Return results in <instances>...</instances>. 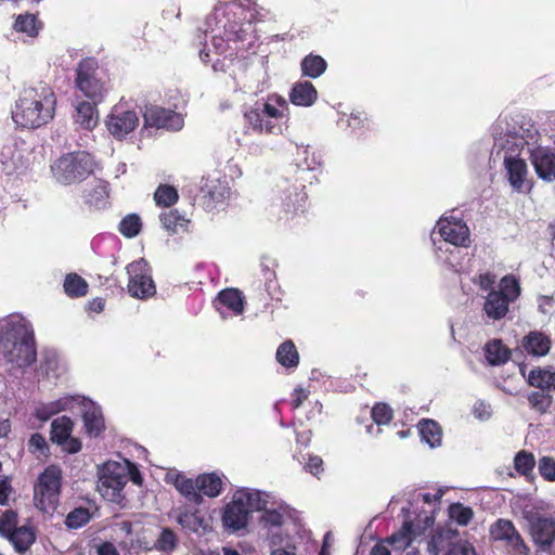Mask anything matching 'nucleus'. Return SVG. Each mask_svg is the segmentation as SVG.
I'll list each match as a JSON object with an SVG mask.
<instances>
[{
  "instance_id": "nucleus-1",
  "label": "nucleus",
  "mask_w": 555,
  "mask_h": 555,
  "mask_svg": "<svg viewBox=\"0 0 555 555\" xmlns=\"http://www.w3.org/2000/svg\"><path fill=\"white\" fill-rule=\"evenodd\" d=\"M56 95L46 82L24 88L15 102L12 119L20 128L38 129L55 115Z\"/></svg>"
},
{
  "instance_id": "nucleus-2",
  "label": "nucleus",
  "mask_w": 555,
  "mask_h": 555,
  "mask_svg": "<svg viewBox=\"0 0 555 555\" xmlns=\"http://www.w3.org/2000/svg\"><path fill=\"white\" fill-rule=\"evenodd\" d=\"M0 353L14 367L30 366L37 360L35 334L31 325L23 318L3 321L1 327Z\"/></svg>"
},
{
  "instance_id": "nucleus-3",
  "label": "nucleus",
  "mask_w": 555,
  "mask_h": 555,
  "mask_svg": "<svg viewBox=\"0 0 555 555\" xmlns=\"http://www.w3.org/2000/svg\"><path fill=\"white\" fill-rule=\"evenodd\" d=\"M75 88L87 100L103 102L112 89L111 78L95 57L81 59L75 68Z\"/></svg>"
},
{
  "instance_id": "nucleus-4",
  "label": "nucleus",
  "mask_w": 555,
  "mask_h": 555,
  "mask_svg": "<svg viewBox=\"0 0 555 555\" xmlns=\"http://www.w3.org/2000/svg\"><path fill=\"white\" fill-rule=\"evenodd\" d=\"M297 154L302 156V162L297 164V170L295 172V184L292 188L288 184V179L285 180V185L282 186L283 191V207L286 212L297 214L304 211L308 195L305 192L306 185L302 183L306 181L305 175H308L321 165V162L317 158L314 153H311L309 146H298Z\"/></svg>"
},
{
  "instance_id": "nucleus-5",
  "label": "nucleus",
  "mask_w": 555,
  "mask_h": 555,
  "mask_svg": "<svg viewBox=\"0 0 555 555\" xmlns=\"http://www.w3.org/2000/svg\"><path fill=\"white\" fill-rule=\"evenodd\" d=\"M94 159L90 153L77 151L62 155L51 166L54 178L64 185L79 183L94 172Z\"/></svg>"
},
{
  "instance_id": "nucleus-6",
  "label": "nucleus",
  "mask_w": 555,
  "mask_h": 555,
  "mask_svg": "<svg viewBox=\"0 0 555 555\" xmlns=\"http://www.w3.org/2000/svg\"><path fill=\"white\" fill-rule=\"evenodd\" d=\"M520 291L515 275H504L499 282V289H491L485 297L482 311L492 321L504 319L509 311V305L520 296Z\"/></svg>"
},
{
  "instance_id": "nucleus-7",
  "label": "nucleus",
  "mask_w": 555,
  "mask_h": 555,
  "mask_svg": "<svg viewBox=\"0 0 555 555\" xmlns=\"http://www.w3.org/2000/svg\"><path fill=\"white\" fill-rule=\"evenodd\" d=\"M62 470L56 465L48 466L38 477L34 487V501L37 508L49 513L55 511L61 491Z\"/></svg>"
},
{
  "instance_id": "nucleus-8",
  "label": "nucleus",
  "mask_w": 555,
  "mask_h": 555,
  "mask_svg": "<svg viewBox=\"0 0 555 555\" xmlns=\"http://www.w3.org/2000/svg\"><path fill=\"white\" fill-rule=\"evenodd\" d=\"M129 275L128 293L138 299H147L155 295L156 285L151 275V269L144 259L130 262L126 267Z\"/></svg>"
},
{
  "instance_id": "nucleus-9",
  "label": "nucleus",
  "mask_w": 555,
  "mask_h": 555,
  "mask_svg": "<svg viewBox=\"0 0 555 555\" xmlns=\"http://www.w3.org/2000/svg\"><path fill=\"white\" fill-rule=\"evenodd\" d=\"M127 485V466L109 461L103 465L100 473L98 489L103 496L116 501Z\"/></svg>"
},
{
  "instance_id": "nucleus-10",
  "label": "nucleus",
  "mask_w": 555,
  "mask_h": 555,
  "mask_svg": "<svg viewBox=\"0 0 555 555\" xmlns=\"http://www.w3.org/2000/svg\"><path fill=\"white\" fill-rule=\"evenodd\" d=\"M251 493L241 491L225 505L222 515V522L225 528L238 531L247 526L251 513Z\"/></svg>"
},
{
  "instance_id": "nucleus-11",
  "label": "nucleus",
  "mask_w": 555,
  "mask_h": 555,
  "mask_svg": "<svg viewBox=\"0 0 555 555\" xmlns=\"http://www.w3.org/2000/svg\"><path fill=\"white\" fill-rule=\"evenodd\" d=\"M139 125V117L132 109H126L122 105H115L107 116L106 127L112 135L117 139L125 138Z\"/></svg>"
},
{
  "instance_id": "nucleus-12",
  "label": "nucleus",
  "mask_w": 555,
  "mask_h": 555,
  "mask_svg": "<svg viewBox=\"0 0 555 555\" xmlns=\"http://www.w3.org/2000/svg\"><path fill=\"white\" fill-rule=\"evenodd\" d=\"M73 427V421L66 415L57 417L51 423V441L61 446L69 454L78 453L82 447L78 438L72 437Z\"/></svg>"
},
{
  "instance_id": "nucleus-13",
  "label": "nucleus",
  "mask_w": 555,
  "mask_h": 555,
  "mask_svg": "<svg viewBox=\"0 0 555 555\" xmlns=\"http://www.w3.org/2000/svg\"><path fill=\"white\" fill-rule=\"evenodd\" d=\"M143 117L146 127L180 130L183 126V118L179 113L157 105L146 107Z\"/></svg>"
},
{
  "instance_id": "nucleus-14",
  "label": "nucleus",
  "mask_w": 555,
  "mask_h": 555,
  "mask_svg": "<svg viewBox=\"0 0 555 555\" xmlns=\"http://www.w3.org/2000/svg\"><path fill=\"white\" fill-rule=\"evenodd\" d=\"M530 533L539 550L551 553L555 542V520L548 517L537 516L530 520Z\"/></svg>"
},
{
  "instance_id": "nucleus-15",
  "label": "nucleus",
  "mask_w": 555,
  "mask_h": 555,
  "mask_svg": "<svg viewBox=\"0 0 555 555\" xmlns=\"http://www.w3.org/2000/svg\"><path fill=\"white\" fill-rule=\"evenodd\" d=\"M530 162L537 176L544 181L555 180V152L548 147L538 146L530 151Z\"/></svg>"
},
{
  "instance_id": "nucleus-16",
  "label": "nucleus",
  "mask_w": 555,
  "mask_h": 555,
  "mask_svg": "<svg viewBox=\"0 0 555 555\" xmlns=\"http://www.w3.org/2000/svg\"><path fill=\"white\" fill-rule=\"evenodd\" d=\"M438 231L446 242L454 246H467L469 242L468 227L462 220L441 219Z\"/></svg>"
},
{
  "instance_id": "nucleus-17",
  "label": "nucleus",
  "mask_w": 555,
  "mask_h": 555,
  "mask_svg": "<svg viewBox=\"0 0 555 555\" xmlns=\"http://www.w3.org/2000/svg\"><path fill=\"white\" fill-rule=\"evenodd\" d=\"M504 165L507 171L508 182L517 192H522L527 183L528 166L518 157H505Z\"/></svg>"
},
{
  "instance_id": "nucleus-18",
  "label": "nucleus",
  "mask_w": 555,
  "mask_h": 555,
  "mask_svg": "<svg viewBox=\"0 0 555 555\" xmlns=\"http://www.w3.org/2000/svg\"><path fill=\"white\" fill-rule=\"evenodd\" d=\"M244 118L248 126L256 132L278 134L282 131L281 126L275 121L264 120L259 103H256L254 107L248 108L244 113Z\"/></svg>"
},
{
  "instance_id": "nucleus-19",
  "label": "nucleus",
  "mask_w": 555,
  "mask_h": 555,
  "mask_svg": "<svg viewBox=\"0 0 555 555\" xmlns=\"http://www.w3.org/2000/svg\"><path fill=\"white\" fill-rule=\"evenodd\" d=\"M168 481L171 482L176 490L189 502L195 505L202 504L203 496L198 492L197 478L194 480L186 477L183 473H176Z\"/></svg>"
},
{
  "instance_id": "nucleus-20",
  "label": "nucleus",
  "mask_w": 555,
  "mask_h": 555,
  "mask_svg": "<svg viewBox=\"0 0 555 555\" xmlns=\"http://www.w3.org/2000/svg\"><path fill=\"white\" fill-rule=\"evenodd\" d=\"M317 99L318 91L308 80L295 82L289 92V100L296 106H311Z\"/></svg>"
},
{
  "instance_id": "nucleus-21",
  "label": "nucleus",
  "mask_w": 555,
  "mask_h": 555,
  "mask_svg": "<svg viewBox=\"0 0 555 555\" xmlns=\"http://www.w3.org/2000/svg\"><path fill=\"white\" fill-rule=\"evenodd\" d=\"M551 338L542 332L532 331L522 339L524 349L532 356L543 357L551 349Z\"/></svg>"
},
{
  "instance_id": "nucleus-22",
  "label": "nucleus",
  "mask_w": 555,
  "mask_h": 555,
  "mask_svg": "<svg viewBox=\"0 0 555 555\" xmlns=\"http://www.w3.org/2000/svg\"><path fill=\"white\" fill-rule=\"evenodd\" d=\"M417 429L422 441L426 442L430 448L441 444L442 429L438 422L430 418H422L417 424Z\"/></svg>"
},
{
  "instance_id": "nucleus-23",
  "label": "nucleus",
  "mask_w": 555,
  "mask_h": 555,
  "mask_svg": "<svg viewBox=\"0 0 555 555\" xmlns=\"http://www.w3.org/2000/svg\"><path fill=\"white\" fill-rule=\"evenodd\" d=\"M527 380L530 386L542 391H555V371L542 367L532 369Z\"/></svg>"
},
{
  "instance_id": "nucleus-24",
  "label": "nucleus",
  "mask_w": 555,
  "mask_h": 555,
  "mask_svg": "<svg viewBox=\"0 0 555 555\" xmlns=\"http://www.w3.org/2000/svg\"><path fill=\"white\" fill-rule=\"evenodd\" d=\"M159 220L163 228L169 234H178L188 231L190 220L180 214L177 209H170L159 215Z\"/></svg>"
},
{
  "instance_id": "nucleus-25",
  "label": "nucleus",
  "mask_w": 555,
  "mask_h": 555,
  "mask_svg": "<svg viewBox=\"0 0 555 555\" xmlns=\"http://www.w3.org/2000/svg\"><path fill=\"white\" fill-rule=\"evenodd\" d=\"M511 350L501 339L489 340L485 346V356L491 365L505 364L511 359Z\"/></svg>"
},
{
  "instance_id": "nucleus-26",
  "label": "nucleus",
  "mask_w": 555,
  "mask_h": 555,
  "mask_svg": "<svg viewBox=\"0 0 555 555\" xmlns=\"http://www.w3.org/2000/svg\"><path fill=\"white\" fill-rule=\"evenodd\" d=\"M216 301L236 315L244 311V298L242 292L236 288H225L219 292Z\"/></svg>"
},
{
  "instance_id": "nucleus-27",
  "label": "nucleus",
  "mask_w": 555,
  "mask_h": 555,
  "mask_svg": "<svg viewBox=\"0 0 555 555\" xmlns=\"http://www.w3.org/2000/svg\"><path fill=\"white\" fill-rule=\"evenodd\" d=\"M83 425L89 436L98 437L105 428L104 417L100 408L89 406L82 415Z\"/></svg>"
},
{
  "instance_id": "nucleus-28",
  "label": "nucleus",
  "mask_w": 555,
  "mask_h": 555,
  "mask_svg": "<svg viewBox=\"0 0 555 555\" xmlns=\"http://www.w3.org/2000/svg\"><path fill=\"white\" fill-rule=\"evenodd\" d=\"M198 492L208 498H217L222 492L223 482L216 473H204L197 476Z\"/></svg>"
},
{
  "instance_id": "nucleus-29",
  "label": "nucleus",
  "mask_w": 555,
  "mask_h": 555,
  "mask_svg": "<svg viewBox=\"0 0 555 555\" xmlns=\"http://www.w3.org/2000/svg\"><path fill=\"white\" fill-rule=\"evenodd\" d=\"M327 68V62L318 54L310 53L306 55L300 63L302 76L315 79L319 78Z\"/></svg>"
},
{
  "instance_id": "nucleus-30",
  "label": "nucleus",
  "mask_w": 555,
  "mask_h": 555,
  "mask_svg": "<svg viewBox=\"0 0 555 555\" xmlns=\"http://www.w3.org/2000/svg\"><path fill=\"white\" fill-rule=\"evenodd\" d=\"M415 537L416 533L413 522L411 520H404L400 530L393 532L387 539V542L398 550H405L411 545Z\"/></svg>"
},
{
  "instance_id": "nucleus-31",
  "label": "nucleus",
  "mask_w": 555,
  "mask_h": 555,
  "mask_svg": "<svg viewBox=\"0 0 555 555\" xmlns=\"http://www.w3.org/2000/svg\"><path fill=\"white\" fill-rule=\"evenodd\" d=\"M275 357L276 361L286 369L297 367L299 363L298 350L291 339L283 341L279 346Z\"/></svg>"
},
{
  "instance_id": "nucleus-32",
  "label": "nucleus",
  "mask_w": 555,
  "mask_h": 555,
  "mask_svg": "<svg viewBox=\"0 0 555 555\" xmlns=\"http://www.w3.org/2000/svg\"><path fill=\"white\" fill-rule=\"evenodd\" d=\"M64 293L70 298L86 296L89 289L87 281L77 273H68L63 283Z\"/></svg>"
},
{
  "instance_id": "nucleus-33",
  "label": "nucleus",
  "mask_w": 555,
  "mask_h": 555,
  "mask_svg": "<svg viewBox=\"0 0 555 555\" xmlns=\"http://www.w3.org/2000/svg\"><path fill=\"white\" fill-rule=\"evenodd\" d=\"M101 102L93 101H81L76 106V121L80 124L86 129H92L96 121L93 120V116L96 113V106Z\"/></svg>"
},
{
  "instance_id": "nucleus-34",
  "label": "nucleus",
  "mask_w": 555,
  "mask_h": 555,
  "mask_svg": "<svg viewBox=\"0 0 555 555\" xmlns=\"http://www.w3.org/2000/svg\"><path fill=\"white\" fill-rule=\"evenodd\" d=\"M36 540L35 531L31 527H18L15 532L9 538V541L14 545L15 550L20 553L27 551Z\"/></svg>"
},
{
  "instance_id": "nucleus-35",
  "label": "nucleus",
  "mask_w": 555,
  "mask_h": 555,
  "mask_svg": "<svg viewBox=\"0 0 555 555\" xmlns=\"http://www.w3.org/2000/svg\"><path fill=\"white\" fill-rule=\"evenodd\" d=\"M108 197L107 186L99 181L93 188L85 190L83 199L90 208H101L105 205Z\"/></svg>"
},
{
  "instance_id": "nucleus-36",
  "label": "nucleus",
  "mask_w": 555,
  "mask_h": 555,
  "mask_svg": "<svg viewBox=\"0 0 555 555\" xmlns=\"http://www.w3.org/2000/svg\"><path fill=\"white\" fill-rule=\"evenodd\" d=\"M42 28V23L34 14H20L14 23V29L20 33H25L29 37H36Z\"/></svg>"
},
{
  "instance_id": "nucleus-37",
  "label": "nucleus",
  "mask_w": 555,
  "mask_h": 555,
  "mask_svg": "<svg viewBox=\"0 0 555 555\" xmlns=\"http://www.w3.org/2000/svg\"><path fill=\"white\" fill-rule=\"evenodd\" d=\"M178 199V190L170 184H159L154 192L155 204L159 207H171Z\"/></svg>"
},
{
  "instance_id": "nucleus-38",
  "label": "nucleus",
  "mask_w": 555,
  "mask_h": 555,
  "mask_svg": "<svg viewBox=\"0 0 555 555\" xmlns=\"http://www.w3.org/2000/svg\"><path fill=\"white\" fill-rule=\"evenodd\" d=\"M179 544L176 532L168 527L162 528V531L154 542V548L163 553L173 552Z\"/></svg>"
},
{
  "instance_id": "nucleus-39",
  "label": "nucleus",
  "mask_w": 555,
  "mask_h": 555,
  "mask_svg": "<svg viewBox=\"0 0 555 555\" xmlns=\"http://www.w3.org/2000/svg\"><path fill=\"white\" fill-rule=\"evenodd\" d=\"M527 400L532 410L539 414H545L553 403V396L547 391H532Z\"/></svg>"
},
{
  "instance_id": "nucleus-40",
  "label": "nucleus",
  "mask_w": 555,
  "mask_h": 555,
  "mask_svg": "<svg viewBox=\"0 0 555 555\" xmlns=\"http://www.w3.org/2000/svg\"><path fill=\"white\" fill-rule=\"evenodd\" d=\"M119 232L128 238L137 236L142 230V222L137 214H129L121 219L118 225Z\"/></svg>"
},
{
  "instance_id": "nucleus-41",
  "label": "nucleus",
  "mask_w": 555,
  "mask_h": 555,
  "mask_svg": "<svg viewBox=\"0 0 555 555\" xmlns=\"http://www.w3.org/2000/svg\"><path fill=\"white\" fill-rule=\"evenodd\" d=\"M534 466L535 459L532 453L521 450L515 455L514 467L518 474L529 477Z\"/></svg>"
},
{
  "instance_id": "nucleus-42",
  "label": "nucleus",
  "mask_w": 555,
  "mask_h": 555,
  "mask_svg": "<svg viewBox=\"0 0 555 555\" xmlns=\"http://www.w3.org/2000/svg\"><path fill=\"white\" fill-rule=\"evenodd\" d=\"M91 519V514L87 507H76L69 512L65 519V525L69 529H78L87 525Z\"/></svg>"
},
{
  "instance_id": "nucleus-43",
  "label": "nucleus",
  "mask_w": 555,
  "mask_h": 555,
  "mask_svg": "<svg viewBox=\"0 0 555 555\" xmlns=\"http://www.w3.org/2000/svg\"><path fill=\"white\" fill-rule=\"evenodd\" d=\"M202 192L204 197H207L210 202L217 204L221 203L229 193L228 189L222 185L219 181H211L210 183H205L202 188Z\"/></svg>"
},
{
  "instance_id": "nucleus-44",
  "label": "nucleus",
  "mask_w": 555,
  "mask_h": 555,
  "mask_svg": "<svg viewBox=\"0 0 555 555\" xmlns=\"http://www.w3.org/2000/svg\"><path fill=\"white\" fill-rule=\"evenodd\" d=\"M515 530L513 521L500 518L491 526L490 533L494 540L505 541Z\"/></svg>"
},
{
  "instance_id": "nucleus-45",
  "label": "nucleus",
  "mask_w": 555,
  "mask_h": 555,
  "mask_svg": "<svg viewBox=\"0 0 555 555\" xmlns=\"http://www.w3.org/2000/svg\"><path fill=\"white\" fill-rule=\"evenodd\" d=\"M178 522L185 529L197 532L199 528L204 526V518L201 516L198 511L194 512H182L178 516Z\"/></svg>"
},
{
  "instance_id": "nucleus-46",
  "label": "nucleus",
  "mask_w": 555,
  "mask_h": 555,
  "mask_svg": "<svg viewBox=\"0 0 555 555\" xmlns=\"http://www.w3.org/2000/svg\"><path fill=\"white\" fill-rule=\"evenodd\" d=\"M371 418L378 426L388 425L393 418V411L387 403H376L371 410Z\"/></svg>"
},
{
  "instance_id": "nucleus-47",
  "label": "nucleus",
  "mask_w": 555,
  "mask_h": 555,
  "mask_svg": "<svg viewBox=\"0 0 555 555\" xmlns=\"http://www.w3.org/2000/svg\"><path fill=\"white\" fill-rule=\"evenodd\" d=\"M450 517L461 526H466L473 518V509L462 503H453L449 507Z\"/></svg>"
},
{
  "instance_id": "nucleus-48",
  "label": "nucleus",
  "mask_w": 555,
  "mask_h": 555,
  "mask_svg": "<svg viewBox=\"0 0 555 555\" xmlns=\"http://www.w3.org/2000/svg\"><path fill=\"white\" fill-rule=\"evenodd\" d=\"M17 528V513L5 511L0 517V534L9 539Z\"/></svg>"
},
{
  "instance_id": "nucleus-49",
  "label": "nucleus",
  "mask_w": 555,
  "mask_h": 555,
  "mask_svg": "<svg viewBox=\"0 0 555 555\" xmlns=\"http://www.w3.org/2000/svg\"><path fill=\"white\" fill-rule=\"evenodd\" d=\"M247 29L244 28V24L237 22H229L224 25V35L228 41L241 42L247 37Z\"/></svg>"
},
{
  "instance_id": "nucleus-50",
  "label": "nucleus",
  "mask_w": 555,
  "mask_h": 555,
  "mask_svg": "<svg viewBox=\"0 0 555 555\" xmlns=\"http://www.w3.org/2000/svg\"><path fill=\"white\" fill-rule=\"evenodd\" d=\"M504 542L515 555H529L530 553L528 545L517 529Z\"/></svg>"
},
{
  "instance_id": "nucleus-51",
  "label": "nucleus",
  "mask_w": 555,
  "mask_h": 555,
  "mask_svg": "<svg viewBox=\"0 0 555 555\" xmlns=\"http://www.w3.org/2000/svg\"><path fill=\"white\" fill-rule=\"evenodd\" d=\"M540 475L548 481L555 480V460L548 456H544L539 462Z\"/></svg>"
},
{
  "instance_id": "nucleus-52",
  "label": "nucleus",
  "mask_w": 555,
  "mask_h": 555,
  "mask_svg": "<svg viewBox=\"0 0 555 555\" xmlns=\"http://www.w3.org/2000/svg\"><path fill=\"white\" fill-rule=\"evenodd\" d=\"M275 266H276V263H275L274 259H272L268 256L261 257L259 267H260L261 275L266 282L272 281V279L275 278V271H274Z\"/></svg>"
},
{
  "instance_id": "nucleus-53",
  "label": "nucleus",
  "mask_w": 555,
  "mask_h": 555,
  "mask_svg": "<svg viewBox=\"0 0 555 555\" xmlns=\"http://www.w3.org/2000/svg\"><path fill=\"white\" fill-rule=\"evenodd\" d=\"M260 105V109L263 113L264 120H280L283 117V112L275 105L266 102Z\"/></svg>"
},
{
  "instance_id": "nucleus-54",
  "label": "nucleus",
  "mask_w": 555,
  "mask_h": 555,
  "mask_svg": "<svg viewBox=\"0 0 555 555\" xmlns=\"http://www.w3.org/2000/svg\"><path fill=\"white\" fill-rule=\"evenodd\" d=\"M305 470L319 477L323 473V460L318 455H309Z\"/></svg>"
},
{
  "instance_id": "nucleus-55",
  "label": "nucleus",
  "mask_w": 555,
  "mask_h": 555,
  "mask_svg": "<svg viewBox=\"0 0 555 555\" xmlns=\"http://www.w3.org/2000/svg\"><path fill=\"white\" fill-rule=\"evenodd\" d=\"M12 491L11 478L8 476L0 478V505L3 506L9 503Z\"/></svg>"
},
{
  "instance_id": "nucleus-56",
  "label": "nucleus",
  "mask_w": 555,
  "mask_h": 555,
  "mask_svg": "<svg viewBox=\"0 0 555 555\" xmlns=\"http://www.w3.org/2000/svg\"><path fill=\"white\" fill-rule=\"evenodd\" d=\"M127 466V481L131 480L137 486H142L143 477L137 465L130 461L125 462Z\"/></svg>"
},
{
  "instance_id": "nucleus-57",
  "label": "nucleus",
  "mask_w": 555,
  "mask_h": 555,
  "mask_svg": "<svg viewBox=\"0 0 555 555\" xmlns=\"http://www.w3.org/2000/svg\"><path fill=\"white\" fill-rule=\"evenodd\" d=\"M262 521L273 527H280L283 524V515L276 509H267L262 515Z\"/></svg>"
},
{
  "instance_id": "nucleus-58",
  "label": "nucleus",
  "mask_w": 555,
  "mask_h": 555,
  "mask_svg": "<svg viewBox=\"0 0 555 555\" xmlns=\"http://www.w3.org/2000/svg\"><path fill=\"white\" fill-rule=\"evenodd\" d=\"M29 449H33L34 451H39L40 453H44V451L48 450V444L46 441V438L39 434H33L28 441Z\"/></svg>"
},
{
  "instance_id": "nucleus-59",
  "label": "nucleus",
  "mask_w": 555,
  "mask_h": 555,
  "mask_svg": "<svg viewBox=\"0 0 555 555\" xmlns=\"http://www.w3.org/2000/svg\"><path fill=\"white\" fill-rule=\"evenodd\" d=\"M307 399H308V392L304 388H301V387L295 388L292 393V402H291L292 409L293 410L299 409L301 406V404L304 403V401Z\"/></svg>"
},
{
  "instance_id": "nucleus-60",
  "label": "nucleus",
  "mask_w": 555,
  "mask_h": 555,
  "mask_svg": "<svg viewBox=\"0 0 555 555\" xmlns=\"http://www.w3.org/2000/svg\"><path fill=\"white\" fill-rule=\"evenodd\" d=\"M495 283V276L492 273H483L479 275V287L482 291H491L494 289L493 285Z\"/></svg>"
},
{
  "instance_id": "nucleus-61",
  "label": "nucleus",
  "mask_w": 555,
  "mask_h": 555,
  "mask_svg": "<svg viewBox=\"0 0 555 555\" xmlns=\"http://www.w3.org/2000/svg\"><path fill=\"white\" fill-rule=\"evenodd\" d=\"M98 555H120L112 542H103L98 546Z\"/></svg>"
},
{
  "instance_id": "nucleus-62",
  "label": "nucleus",
  "mask_w": 555,
  "mask_h": 555,
  "mask_svg": "<svg viewBox=\"0 0 555 555\" xmlns=\"http://www.w3.org/2000/svg\"><path fill=\"white\" fill-rule=\"evenodd\" d=\"M56 412L57 409H55L54 406H42L37 410L36 416L41 421H47Z\"/></svg>"
},
{
  "instance_id": "nucleus-63",
  "label": "nucleus",
  "mask_w": 555,
  "mask_h": 555,
  "mask_svg": "<svg viewBox=\"0 0 555 555\" xmlns=\"http://www.w3.org/2000/svg\"><path fill=\"white\" fill-rule=\"evenodd\" d=\"M105 300L101 297L93 298L88 304V309L92 312L100 313L104 310Z\"/></svg>"
},
{
  "instance_id": "nucleus-64",
  "label": "nucleus",
  "mask_w": 555,
  "mask_h": 555,
  "mask_svg": "<svg viewBox=\"0 0 555 555\" xmlns=\"http://www.w3.org/2000/svg\"><path fill=\"white\" fill-rule=\"evenodd\" d=\"M297 547L294 544H287L285 547H279L271 552V555H297Z\"/></svg>"
}]
</instances>
